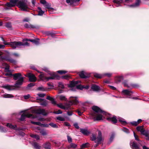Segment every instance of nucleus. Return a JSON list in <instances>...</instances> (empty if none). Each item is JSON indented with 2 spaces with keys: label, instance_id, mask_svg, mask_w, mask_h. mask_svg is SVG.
<instances>
[{
  "label": "nucleus",
  "instance_id": "nucleus-45",
  "mask_svg": "<svg viewBox=\"0 0 149 149\" xmlns=\"http://www.w3.org/2000/svg\"><path fill=\"white\" fill-rule=\"evenodd\" d=\"M70 77L69 75H66L65 76H62L61 77V78L63 79H68Z\"/></svg>",
  "mask_w": 149,
  "mask_h": 149
},
{
  "label": "nucleus",
  "instance_id": "nucleus-26",
  "mask_svg": "<svg viewBox=\"0 0 149 149\" xmlns=\"http://www.w3.org/2000/svg\"><path fill=\"white\" fill-rule=\"evenodd\" d=\"M77 145L73 143H71L68 146V148H75L77 146Z\"/></svg>",
  "mask_w": 149,
  "mask_h": 149
},
{
  "label": "nucleus",
  "instance_id": "nucleus-30",
  "mask_svg": "<svg viewBox=\"0 0 149 149\" xmlns=\"http://www.w3.org/2000/svg\"><path fill=\"white\" fill-rule=\"evenodd\" d=\"M3 97L4 98H9L13 97V95L8 94H5L3 95Z\"/></svg>",
  "mask_w": 149,
  "mask_h": 149
},
{
  "label": "nucleus",
  "instance_id": "nucleus-53",
  "mask_svg": "<svg viewBox=\"0 0 149 149\" xmlns=\"http://www.w3.org/2000/svg\"><path fill=\"white\" fill-rule=\"evenodd\" d=\"M133 133L135 140L138 141H139L138 136L135 134L134 132H133Z\"/></svg>",
  "mask_w": 149,
  "mask_h": 149
},
{
  "label": "nucleus",
  "instance_id": "nucleus-38",
  "mask_svg": "<svg viewBox=\"0 0 149 149\" xmlns=\"http://www.w3.org/2000/svg\"><path fill=\"white\" fill-rule=\"evenodd\" d=\"M143 127V126L138 127L136 128L137 130H145Z\"/></svg>",
  "mask_w": 149,
  "mask_h": 149
},
{
  "label": "nucleus",
  "instance_id": "nucleus-62",
  "mask_svg": "<svg viewBox=\"0 0 149 149\" xmlns=\"http://www.w3.org/2000/svg\"><path fill=\"white\" fill-rule=\"evenodd\" d=\"M104 75L105 76L109 77L111 76L112 74L111 73H106L104 74Z\"/></svg>",
  "mask_w": 149,
  "mask_h": 149
},
{
  "label": "nucleus",
  "instance_id": "nucleus-18",
  "mask_svg": "<svg viewBox=\"0 0 149 149\" xmlns=\"http://www.w3.org/2000/svg\"><path fill=\"white\" fill-rule=\"evenodd\" d=\"M43 147L46 149H50L51 148V145L49 143L47 142L43 145Z\"/></svg>",
  "mask_w": 149,
  "mask_h": 149
},
{
  "label": "nucleus",
  "instance_id": "nucleus-58",
  "mask_svg": "<svg viewBox=\"0 0 149 149\" xmlns=\"http://www.w3.org/2000/svg\"><path fill=\"white\" fill-rule=\"evenodd\" d=\"M74 126L75 127L77 128V129H78L79 128V127L78 126V124L77 123H75L74 124Z\"/></svg>",
  "mask_w": 149,
  "mask_h": 149
},
{
  "label": "nucleus",
  "instance_id": "nucleus-29",
  "mask_svg": "<svg viewBox=\"0 0 149 149\" xmlns=\"http://www.w3.org/2000/svg\"><path fill=\"white\" fill-rule=\"evenodd\" d=\"M123 79V77L122 76L117 77L116 78V80L118 82L121 81Z\"/></svg>",
  "mask_w": 149,
  "mask_h": 149
},
{
  "label": "nucleus",
  "instance_id": "nucleus-54",
  "mask_svg": "<svg viewBox=\"0 0 149 149\" xmlns=\"http://www.w3.org/2000/svg\"><path fill=\"white\" fill-rule=\"evenodd\" d=\"M62 113V112L60 110H59L57 111H56L54 112V113L56 114H61Z\"/></svg>",
  "mask_w": 149,
  "mask_h": 149
},
{
  "label": "nucleus",
  "instance_id": "nucleus-5",
  "mask_svg": "<svg viewBox=\"0 0 149 149\" xmlns=\"http://www.w3.org/2000/svg\"><path fill=\"white\" fill-rule=\"evenodd\" d=\"M28 4L27 0H21L18 2L17 6L21 10L28 11L29 10Z\"/></svg>",
  "mask_w": 149,
  "mask_h": 149
},
{
  "label": "nucleus",
  "instance_id": "nucleus-13",
  "mask_svg": "<svg viewBox=\"0 0 149 149\" xmlns=\"http://www.w3.org/2000/svg\"><path fill=\"white\" fill-rule=\"evenodd\" d=\"M31 123L35 125H39L42 127H48L49 125L48 124H42L39 122H35L34 121H31Z\"/></svg>",
  "mask_w": 149,
  "mask_h": 149
},
{
  "label": "nucleus",
  "instance_id": "nucleus-52",
  "mask_svg": "<svg viewBox=\"0 0 149 149\" xmlns=\"http://www.w3.org/2000/svg\"><path fill=\"white\" fill-rule=\"evenodd\" d=\"M19 134L22 136H24L25 134L22 131H18Z\"/></svg>",
  "mask_w": 149,
  "mask_h": 149
},
{
  "label": "nucleus",
  "instance_id": "nucleus-40",
  "mask_svg": "<svg viewBox=\"0 0 149 149\" xmlns=\"http://www.w3.org/2000/svg\"><path fill=\"white\" fill-rule=\"evenodd\" d=\"M57 106L60 108L63 109H65V108L64 106L62 104H57Z\"/></svg>",
  "mask_w": 149,
  "mask_h": 149
},
{
  "label": "nucleus",
  "instance_id": "nucleus-6",
  "mask_svg": "<svg viewBox=\"0 0 149 149\" xmlns=\"http://www.w3.org/2000/svg\"><path fill=\"white\" fill-rule=\"evenodd\" d=\"M14 79L15 80L19 79L15 84L16 87H18L21 85L23 83L24 78L21 77V74L19 73H17L13 74Z\"/></svg>",
  "mask_w": 149,
  "mask_h": 149
},
{
  "label": "nucleus",
  "instance_id": "nucleus-21",
  "mask_svg": "<svg viewBox=\"0 0 149 149\" xmlns=\"http://www.w3.org/2000/svg\"><path fill=\"white\" fill-rule=\"evenodd\" d=\"M58 97L60 100L62 101H66L67 100V98H66L65 96L63 95H58Z\"/></svg>",
  "mask_w": 149,
  "mask_h": 149
},
{
  "label": "nucleus",
  "instance_id": "nucleus-17",
  "mask_svg": "<svg viewBox=\"0 0 149 149\" xmlns=\"http://www.w3.org/2000/svg\"><path fill=\"white\" fill-rule=\"evenodd\" d=\"M3 87L9 90H11L14 89V86H13L6 85L3 86Z\"/></svg>",
  "mask_w": 149,
  "mask_h": 149
},
{
  "label": "nucleus",
  "instance_id": "nucleus-42",
  "mask_svg": "<svg viewBox=\"0 0 149 149\" xmlns=\"http://www.w3.org/2000/svg\"><path fill=\"white\" fill-rule=\"evenodd\" d=\"M6 6L8 7H12L14 6V5L13 4V3H11L10 2V3H7L6 4Z\"/></svg>",
  "mask_w": 149,
  "mask_h": 149
},
{
  "label": "nucleus",
  "instance_id": "nucleus-35",
  "mask_svg": "<svg viewBox=\"0 0 149 149\" xmlns=\"http://www.w3.org/2000/svg\"><path fill=\"white\" fill-rule=\"evenodd\" d=\"M19 1L18 0H10V2L12 3L14 6L16 5L17 3V5L18 2Z\"/></svg>",
  "mask_w": 149,
  "mask_h": 149
},
{
  "label": "nucleus",
  "instance_id": "nucleus-46",
  "mask_svg": "<svg viewBox=\"0 0 149 149\" xmlns=\"http://www.w3.org/2000/svg\"><path fill=\"white\" fill-rule=\"evenodd\" d=\"M57 72L58 73L60 74H65L67 72V71L65 70H58Z\"/></svg>",
  "mask_w": 149,
  "mask_h": 149
},
{
  "label": "nucleus",
  "instance_id": "nucleus-11",
  "mask_svg": "<svg viewBox=\"0 0 149 149\" xmlns=\"http://www.w3.org/2000/svg\"><path fill=\"white\" fill-rule=\"evenodd\" d=\"M130 145L132 149H139V147L137 144L133 141H130Z\"/></svg>",
  "mask_w": 149,
  "mask_h": 149
},
{
  "label": "nucleus",
  "instance_id": "nucleus-47",
  "mask_svg": "<svg viewBox=\"0 0 149 149\" xmlns=\"http://www.w3.org/2000/svg\"><path fill=\"white\" fill-rule=\"evenodd\" d=\"M25 26L26 28H34V26L31 24H29L28 25V24H26L25 25Z\"/></svg>",
  "mask_w": 149,
  "mask_h": 149
},
{
  "label": "nucleus",
  "instance_id": "nucleus-41",
  "mask_svg": "<svg viewBox=\"0 0 149 149\" xmlns=\"http://www.w3.org/2000/svg\"><path fill=\"white\" fill-rule=\"evenodd\" d=\"M37 89L40 91H45L46 90V89L44 88L43 86H40L38 87L37 88Z\"/></svg>",
  "mask_w": 149,
  "mask_h": 149
},
{
  "label": "nucleus",
  "instance_id": "nucleus-10",
  "mask_svg": "<svg viewBox=\"0 0 149 149\" xmlns=\"http://www.w3.org/2000/svg\"><path fill=\"white\" fill-rule=\"evenodd\" d=\"M70 100L69 102V104L70 105L72 104H76L78 103V101L77 99V98L75 97H70Z\"/></svg>",
  "mask_w": 149,
  "mask_h": 149
},
{
  "label": "nucleus",
  "instance_id": "nucleus-16",
  "mask_svg": "<svg viewBox=\"0 0 149 149\" xmlns=\"http://www.w3.org/2000/svg\"><path fill=\"white\" fill-rule=\"evenodd\" d=\"M6 126L10 129L13 130H17L16 128V125H12L11 124L8 123L6 124ZM18 130H22V129H17Z\"/></svg>",
  "mask_w": 149,
  "mask_h": 149
},
{
  "label": "nucleus",
  "instance_id": "nucleus-61",
  "mask_svg": "<svg viewBox=\"0 0 149 149\" xmlns=\"http://www.w3.org/2000/svg\"><path fill=\"white\" fill-rule=\"evenodd\" d=\"M40 2L41 3L44 5H45L47 3L46 1L45 0H41Z\"/></svg>",
  "mask_w": 149,
  "mask_h": 149
},
{
  "label": "nucleus",
  "instance_id": "nucleus-63",
  "mask_svg": "<svg viewBox=\"0 0 149 149\" xmlns=\"http://www.w3.org/2000/svg\"><path fill=\"white\" fill-rule=\"evenodd\" d=\"M64 125L67 126H70V124L68 122H65L64 123Z\"/></svg>",
  "mask_w": 149,
  "mask_h": 149
},
{
  "label": "nucleus",
  "instance_id": "nucleus-7",
  "mask_svg": "<svg viewBox=\"0 0 149 149\" xmlns=\"http://www.w3.org/2000/svg\"><path fill=\"white\" fill-rule=\"evenodd\" d=\"M50 75V77H47L44 74H41L39 77L40 80L45 81H47L49 79H54L57 77L56 74L53 72Z\"/></svg>",
  "mask_w": 149,
  "mask_h": 149
},
{
  "label": "nucleus",
  "instance_id": "nucleus-9",
  "mask_svg": "<svg viewBox=\"0 0 149 149\" xmlns=\"http://www.w3.org/2000/svg\"><path fill=\"white\" fill-rule=\"evenodd\" d=\"M25 117L31 118H35L36 117L34 116L32 114H30L29 113H26L22 114L21 116V120H24Z\"/></svg>",
  "mask_w": 149,
  "mask_h": 149
},
{
  "label": "nucleus",
  "instance_id": "nucleus-64",
  "mask_svg": "<svg viewBox=\"0 0 149 149\" xmlns=\"http://www.w3.org/2000/svg\"><path fill=\"white\" fill-rule=\"evenodd\" d=\"M143 149H149V148L148 147H147L145 146H143Z\"/></svg>",
  "mask_w": 149,
  "mask_h": 149
},
{
  "label": "nucleus",
  "instance_id": "nucleus-27",
  "mask_svg": "<svg viewBox=\"0 0 149 149\" xmlns=\"http://www.w3.org/2000/svg\"><path fill=\"white\" fill-rule=\"evenodd\" d=\"M3 65H4L5 66V71L8 72H9V65L6 63H3Z\"/></svg>",
  "mask_w": 149,
  "mask_h": 149
},
{
  "label": "nucleus",
  "instance_id": "nucleus-12",
  "mask_svg": "<svg viewBox=\"0 0 149 149\" xmlns=\"http://www.w3.org/2000/svg\"><path fill=\"white\" fill-rule=\"evenodd\" d=\"M28 77L29 78L30 81L35 82L36 81V78L33 74L31 73H29L28 74Z\"/></svg>",
  "mask_w": 149,
  "mask_h": 149
},
{
  "label": "nucleus",
  "instance_id": "nucleus-22",
  "mask_svg": "<svg viewBox=\"0 0 149 149\" xmlns=\"http://www.w3.org/2000/svg\"><path fill=\"white\" fill-rule=\"evenodd\" d=\"M122 92L124 94L128 95H130L132 93L131 91L127 90H123Z\"/></svg>",
  "mask_w": 149,
  "mask_h": 149
},
{
  "label": "nucleus",
  "instance_id": "nucleus-25",
  "mask_svg": "<svg viewBox=\"0 0 149 149\" xmlns=\"http://www.w3.org/2000/svg\"><path fill=\"white\" fill-rule=\"evenodd\" d=\"M39 39H36L34 40L31 39V40H30V41L36 45H38L39 44Z\"/></svg>",
  "mask_w": 149,
  "mask_h": 149
},
{
  "label": "nucleus",
  "instance_id": "nucleus-39",
  "mask_svg": "<svg viewBox=\"0 0 149 149\" xmlns=\"http://www.w3.org/2000/svg\"><path fill=\"white\" fill-rule=\"evenodd\" d=\"M45 5V6L46 7V8H47L48 9H53V8H51L50 7V6L48 3H47Z\"/></svg>",
  "mask_w": 149,
  "mask_h": 149
},
{
  "label": "nucleus",
  "instance_id": "nucleus-57",
  "mask_svg": "<svg viewBox=\"0 0 149 149\" xmlns=\"http://www.w3.org/2000/svg\"><path fill=\"white\" fill-rule=\"evenodd\" d=\"M30 97V95L29 94L26 95H24V99H27L29 98Z\"/></svg>",
  "mask_w": 149,
  "mask_h": 149
},
{
  "label": "nucleus",
  "instance_id": "nucleus-3",
  "mask_svg": "<svg viewBox=\"0 0 149 149\" xmlns=\"http://www.w3.org/2000/svg\"><path fill=\"white\" fill-rule=\"evenodd\" d=\"M80 82V81H72L71 82L70 84L68 85V86L71 88L70 90L73 91H75L76 89L82 90L84 88H85L86 89L88 88L89 86H88L84 87L81 85H77V84Z\"/></svg>",
  "mask_w": 149,
  "mask_h": 149
},
{
  "label": "nucleus",
  "instance_id": "nucleus-36",
  "mask_svg": "<svg viewBox=\"0 0 149 149\" xmlns=\"http://www.w3.org/2000/svg\"><path fill=\"white\" fill-rule=\"evenodd\" d=\"M5 26L9 29H10L12 27L11 24L10 23L8 22L5 23Z\"/></svg>",
  "mask_w": 149,
  "mask_h": 149
},
{
  "label": "nucleus",
  "instance_id": "nucleus-59",
  "mask_svg": "<svg viewBox=\"0 0 149 149\" xmlns=\"http://www.w3.org/2000/svg\"><path fill=\"white\" fill-rule=\"evenodd\" d=\"M40 133L43 135H45L46 134V133L45 131H40Z\"/></svg>",
  "mask_w": 149,
  "mask_h": 149
},
{
  "label": "nucleus",
  "instance_id": "nucleus-34",
  "mask_svg": "<svg viewBox=\"0 0 149 149\" xmlns=\"http://www.w3.org/2000/svg\"><path fill=\"white\" fill-rule=\"evenodd\" d=\"M94 76L95 77H96L97 78H100L103 77V75L102 74H98L97 73H95L94 74Z\"/></svg>",
  "mask_w": 149,
  "mask_h": 149
},
{
  "label": "nucleus",
  "instance_id": "nucleus-48",
  "mask_svg": "<svg viewBox=\"0 0 149 149\" xmlns=\"http://www.w3.org/2000/svg\"><path fill=\"white\" fill-rule=\"evenodd\" d=\"M58 86L59 87L62 88H64V85L61 82H59L58 83Z\"/></svg>",
  "mask_w": 149,
  "mask_h": 149
},
{
  "label": "nucleus",
  "instance_id": "nucleus-51",
  "mask_svg": "<svg viewBox=\"0 0 149 149\" xmlns=\"http://www.w3.org/2000/svg\"><path fill=\"white\" fill-rule=\"evenodd\" d=\"M45 94L44 93H38L37 94V95H38L39 97H43L45 96Z\"/></svg>",
  "mask_w": 149,
  "mask_h": 149
},
{
  "label": "nucleus",
  "instance_id": "nucleus-50",
  "mask_svg": "<svg viewBox=\"0 0 149 149\" xmlns=\"http://www.w3.org/2000/svg\"><path fill=\"white\" fill-rule=\"evenodd\" d=\"M44 12L42 10H39L38 11V15L41 16L44 13Z\"/></svg>",
  "mask_w": 149,
  "mask_h": 149
},
{
  "label": "nucleus",
  "instance_id": "nucleus-28",
  "mask_svg": "<svg viewBox=\"0 0 149 149\" xmlns=\"http://www.w3.org/2000/svg\"><path fill=\"white\" fill-rule=\"evenodd\" d=\"M90 145V144L88 143H85L83 144L81 146V148H87Z\"/></svg>",
  "mask_w": 149,
  "mask_h": 149
},
{
  "label": "nucleus",
  "instance_id": "nucleus-44",
  "mask_svg": "<svg viewBox=\"0 0 149 149\" xmlns=\"http://www.w3.org/2000/svg\"><path fill=\"white\" fill-rule=\"evenodd\" d=\"M57 119L61 121H64L65 120V118L62 117H58L57 118Z\"/></svg>",
  "mask_w": 149,
  "mask_h": 149
},
{
  "label": "nucleus",
  "instance_id": "nucleus-56",
  "mask_svg": "<svg viewBox=\"0 0 149 149\" xmlns=\"http://www.w3.org/2000/svg\"><path fill=\"white\" fill-rule=\"evenodd\" d=\"M68 140L69 143H71L72 142V138L69 136H67Z\"/></svg>",
  "mask_w": 149,
  "mask_h": 149
},
{
  "label": "nucleus",
  "instance_id": "nucleus-33",
  "mask_svg": "<svg viewBox=\"0 0 149 149\" xmlns=\"http://www.w3.org/2000/svg\"><path fill=\"white\" fill-rule=\"evenodd\" d=\"M30 136L31 137L35 138L36 140H39L40 139L39 136L38 135L31 134Z\"/></svg>",
  "mask_w": 149,
  "mask_h": 149
},
{
  "label": "nucleus",
  "instance_id": "nucleus-43",
  "mask_svg": "<svg viewBox=\"0 0 149 149\" xmlns=\"http://www.w3.org/2000/svg\"><path fill=\"white\" fill-rule=\"evenodd\" d=\"M47 102L45 100L43 102L40 103L41 105L45 106H46L47 105Z\"/></svg>",
  "mask_w": 149,
  "mask_h": 149
},
{
  "label": "nucleus",
  "instance_id": "nucleus-23",
  "mask_svg": "<svg viewBox=\"0 0 149 149\" xmlns=\"http://www.w3.org/2000/svg\"><path fill=\"white\" fill-rule=\"evenodd\" d=\"M142 120L141 119H139L137 121H133L131 123V124L133 125L136 126L139 123H141Z\"/></svg>",
  "mask_w": 149,
  "mask_h": 149
},
{
  "label": "nucleus",
  "instance_id": "nucleus-60",
  "mask_svg": "<svg viewBox=\"0 0 149 149\" xmlns=\"http://www.w3.org/2000/svg\"><path fill=\"white\" fill-rule=\"evenodd\" d=\"M114 134H112V135H111V137L110 138V140L111 141L113 140V139L114 137Z\"/></svg>",
  "mask_w": 149,
  "mask_h": 149
},
{
  "label": "nucleus",
  "instance_id": "nucleus-19",
  "mask_svg": "<svg viewBox=\"0 0 149 149\" xmlns=\"http://www.w3.org/2000/svg\"><path fill=\"white\" fill-rule=\"evenodd\" d=\"M79 75L82 78H86L88 77V76L86 75V73L84 71H82L79 73Z\"/></svg>",
  "mask_w": 149,
  "mask_h": 149
},
{
  "label": "nucleus",
  "instance_id": "nucleus-1",
  "mask_svg": "<svg viewBox=\"0 0 149 149\" xmlns=\"http://www.w3.org/2000/svg\"><path fill=\"white\" fill-rule=\"evenodd\" d=\"M84 135L86 136L91 134V141H94L97 143L95 146H97V144L100 143L104 140V138L102 137V133L100 131H98L97 132H94L93 131H80Z\"/></svg>",
  "mask_w": 149,
  "mask_h": 149
},
{
  "label": "nucleus",
  "instance_id": "nucleus-32",
  "mask_svg": "<svg viewBox=\"0 0 149 149\" xmlns=\"http://www.w3.org/2000/svg\"><path fill=\"white\" fill-rule=\"evenodd\" d=\"M140 2V0H136V1L135 4L134 5H131V7H137L138 6Z\"/></svg>",
  "mask_w": 149,
  "mask_h": 149
},
{
  "label": "nucleus",
  "instance_id": "nucleus-20",
  "mask_svg": "<svg viewBox=\"0 0 149 149\" xmlns=\"http://www.w3.org/2000/svg\"><path fill=\"white\" fill-rule=\"evenodd\" d=\"M91 89L94 91H98L100 90V87L95 85H93L91 87Z\"/></svg>",
  "mask_w": 149,
  "mask_h": 149
},
{
  "label": "nucleus",
  "instance_id": "nucleus-55",
  "mask_svg": "<svg viewBox=\"0 0 149 149\" xmlns=\"http://www.w3.org/2000/svg\"><path fill=\"white\" fill-rule=\"evenodd\" d=\"M51 102V103L52 104L55 105L56 104V101H55L54 99L52 98V100H50Z\"/></svg>",
  "mask_w": 149,
  "mask_h": 149
},
{
  "label": "nucleus",
  "instance_id": "nucleus-49",
  "mask_svg": "<svg viewBox=\"0 0 149 149\" xmlns=\"http://www.w3.org/2000/svg\"><path fill=\"white\" fill-rule=\"evenodd\" d=\"M49 125L55 128L57 127V125L56 124L53 123H50Z\"/></svg>",
  "mask_w": 149,
  "mask_h": 149
},
{
  "label": "nucleus",
  "instance_id": "nucleus-8",
  "mask_svg": "<svg viewBox=\"0 0 149 149\" xmlns=\"http://www.w3.org/2000/svg\"><path fill=\"white\" fill-rule=\"evenodd\" d=\"M31 112L33 113L41 114L43 115H46L47 114L45 110L43 109H39L32 110Z\"/></svg>",
  "mask_w": 149,
  "mask_h": 149
},
{
  "label": "nucleus",
  "instance_id": "nucleus-2",
  "mask_svg": "<svg viewBox=\"0 0 149 149\" xmlns=\"http://www.w3.org/2000/svg\"><path fill=\"white\" fill-rule=\"evenodd\" d=\"M92 109L94 112L92 113V115L94 117L95 120H102V116L101 113H103L104 111L98 107L96 106L93 107Z\"/></svg>",
  "mask_w": 149,
  "mask_h": 149
},
{
  "label": "nucleus",
  "instance_id": "nucleus-4",
  "mask_svg": "<svg viewBox=\"0 0 149 149\" xmlns=\"http://www.w3.org/2000/svg\"><path fill=\"white\" fill-rule=\"evenodd\" d=\"M3 40V43L5 45H10L11 47L14 48L15 49L16 48L20 47V46H29V44L27 42H24L23 43L22 42L18 41V42H11L10 44H8L6 43L5 41L3 40V39L2 38Z\"/></svg>",
  "mask_w": 149,
  "mask_h": 149
},
{
  "label": "nucleus",
  "instance_id": "nucleus-37",
  "mask_svg": "<svg viewBox=\"0 0 149 149\" xmlns=\"http://www.w3.org/2000/svg\"><path fill=\"white\" fill-rule=\"evenodd\" d=\"M67 3L70 5H72L75 3V0H66Z\"/></svg>",
  "mask_w": 149,
  "mask_h": 149
},
{
  "label": "nucleus",
  "instance_id": "nucleus-24",
  "mask_svg": "<svg viewBox=\"0 0 149 149\" xmlns=\"http://www.w3.org/2000/svg\"><path fill=\"white\" fill-rule=\"evenodd\" d=\"M4 59L7 61L10 62L15 64L16 63V61L13 59L11 58H4Z\"/></svg>",
  "mask_w": 149,
  "mask_h": 149
},
{
  "label": "nucleus",
  "instance_id": "nucleus-14",
  "mask_svg": "<svg viewBox=\"0 0 149 149\" xmlns=\"http://www.w3.org/2000/svg\"><path fill=\"white\" fill-rule=\"evenodd\" d=\"M107 119L109 121H111L113 123H115L117 122V120L115 116H109L107 118Z\"/></svg>",
  "mask_w": 149,
  "mask_h": 149
},
{
  "label": "nucleus",
  "instance_id": "nucleus-15",
  "mask_svg": "<svg viewBox=\"0 0 149 149\" xmlns=\"http://www.w3.org/2000/svg\"><path fill=\"white\" fill-rule=\"evenodd\" d=\"M32 145L33 146L35 149H41V147L39 144L36 142H33L32 143Z\"/></svg>",
  "mask_w": 149,
  "mask_h": 149
},
{
  "label": "nucleus",
  "instance_id": "nucleus-31",
  "mask_svg": "<svg viewBox=\"0 0 149 149\" xmlns=\"http://www.w3.org/2000/svg\"><path fill=\"white\" fill-rule=\"evenodd\" d=\"M119 121L123 125H125L127 124V122L122 118H119Z\"/></svg>",
  "mask_w": 149,
  "mask_h": 149
}]
</instances>
